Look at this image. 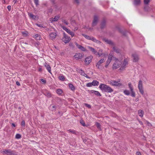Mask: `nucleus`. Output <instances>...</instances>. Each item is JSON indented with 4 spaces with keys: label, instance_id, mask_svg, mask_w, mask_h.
<instances>
[{
    "label": "nucleus",
    "instance_id": "f257e3e1",
    "mask_svg": "<svg viewBox=\"0 0 155 155\" xmlns=\"http://www.w3.org/2000/svg\"><path fill=\"white\" fill-rule=\"evenodd\" d=\"M99 88L102 91L104 92L111 93L113 91V89L111 87L104 84H100Z\"/></svg>",
    "mask_w": 155,
    "mask_h": 155
},
{
    "label": "nucleus",
    "instance_id": "f03ea898",
    "mask_svg": "<svg viewBox=\"0 0 155 155\" xmlns=\"http://www.w3.org/2000/svg\"><path fill=\"white\" fill-rule=\"evenodd\" d=\"M4 154H6L8 155H15V151L12 150H4L1 152Z\"/></svg>",
    "mask_w": 155,
    "mask_h": 155
},
{
    "label": "nucleus",
    "instance_id": "7ed1b4c3",
    "mask_svg": "<svg viewBox=\"0 0 155 155\" xmlns=\"http://www.w3.org/2000/svg\"><path fill=\"white\" fill-rule=\"evenodd\" d=\"M122 64L121 61L118 60L117 59H116V61L114 63L112 67L113 69H116L120 67Z\"/></svg>",
    "mask_w": 155,
    "mask_h": 155
},
{
    "label": "nucleus",
    "instance_id": "20e7f679",
    "mask_svg": "<svg viewBox=\"0 0 155 155\" xmlns=\"http://www.w3.org/2000/svg\"><path fill=\"white\" fill-rule=\"evenodd\" d=\"M71 38L70 37L66 35L64 32L63 33V37L62 38V40L65 43H67L71 40Z\"/></svg>",
    "mask_w": 155,
    "mask_h": 155
},
{
    "label": "nucleus",
    "instance_id": "39448f33",
    "mask_svg": "<svg viewBox=\"0 0 155 155\" xmlns=\"http://www.w3.org/2000/svg\"><path fill=\"white\" fill-rule=\"evenodd\" d=\"M138 89L140 93L142 95L144 94V91L143 90V86L142 81L141 80H140L138 82Z\"/></svg>",
    "mask_w": 155,
    "mask_h": 155
},
{
    "label": "nucleus",
    "instance_id": "423d86ee",
    "mask_svg": "<svg viewBox=\"0 0 155 155\" xmlns=\"http://www.w3.org/2000/svg\"><path fill=\"white\" fill-rule=\"evenodd\" d=\"M128 86L129 87V88L130 89L131 94V95L133 97H135V92L134 91V88L133 85H132V84L131 82H129L128 84Z\"/></svg>",
    "mask_w": 155,
    "mask_h": 155
},
{
    "label": "nucleus",
    "instance_id": "0eeeda50",
    "mask_svg": "<svg viewBox=\"0 0 155 155\" xmlns=\"http://www.w3.org/2000/svg\"><path fill=\"white\" fill-rule=\"evenodd\" d=\"M98 20V16L97 15H94L92 23V25L93 27L97 25Z\"/></svg>",
    "mask_w": 155,
    "mask_h": 155
},
{
    "label": "nucleus",
    "instance_id": "6e6552de",
    "mask_svg": "<svg viewBox=\"0 0 155 155\" xmlns=\"http://www.w3.org/2000/svg\"><path fill=\"white\" fill-rule=\"evenodd\" d=\"M113 57V55L110 54H109L108 59L106 61V64L105 65V67L106 68H107L109 64H110L111 60L112 59V57Z\"/></svg>",
    "mask_w": 155,
    "mask_h": 155
},
{
    "label": "nucleus",
    "instance_id": "1a4fd4ad",
    "mask_svg": "<svg viewBox=\"0 0 155 155\" xmlns=\"http://www.w3.org/2000/svg\"><path fill=\"white\" fill-rule=\"evenodd\" d=\"M62 28L66 31L68 34L70 35L72 37H73L74 35V33L72 31H71L70 29L67 28L66 27L63 26Z\"/></svg>",
    "mask_w": 155,
    "mask_h": 155
},
{
    "label": "nucleus",
    "instance_id": "9d476101",
    "mask_svg": "<svg viewBox=\"0 0 155 155\" xmlns=\"http://www.w3.org/2000/svg\"><path fill=\"white\" fill-rule=\"evenodd\" d=\"M105 60L104 58H102L97 63L96 65V67L99 69H101L100 66L101 64L105 61Z\"/></svg>",
    "mask_w": 155,
    "mask_h": 155
},
{
    "label": "nucleus",
    "instance_id": "9b49d317",
    "mask_svg": "<svg viewBox=\"0 0 155 155\" xmlns=\"http://www.w3.org/2000/svg\"><path fill=\"white\" fill-rule=\"evenodd\" d=\"M109 83L113 86H120L121 85V84L119 83L118 82L115 81L111 80L109 82Z\"/></svg>",
    "mask_w": 155,
    "mask_h": 155
},
{
    "label": "nucleus",
    "instance_id": "f8f14e48",
    "mask_svg": "<svg viewBox=\"0 0 155 155\" xmlns=\"http://www.w3.org/2000/svg\"><path fill=\"white\" fill-rule=\"evenodd\" d=\"M83 57V54L79 53H77L74 56V57L76 60H78L81 58Z\"/></svg>",
    "mask_w": 155,
    "mask_h": 155
},
{
    "label": "nucleus",
    "instance_id": "ddd939ff",
    "mask_svg": "<svg viewBox=\"0 0 155 155\" xmlns=\"http://www.w3.org/2000/svg\"><path fill=\"white\" fill-rule=\"evenodd\" d=\"M128 64V61L127 59H124V62L122 64L121 67L120 68V70H123L127 64Z\"/></svg>",
    "mask_w": 155,
    "mask_h": 155
},
{
    "label": "nucleus",
    "instance_id": "4468645a",
    "mask_svg": "<svg viewBox=\"0 0 155 155\" xmlns=\"http://www.w3.org/2000/svg\"><path fill=\"white\" fill-rule=\"evenodd\" d=\"M75 45H76V47L79 49H80L82 51H85L86 50V49L82 46L79 45L78 44V43L77 42H75Z\"/></svg>",
    "mask_w": 155,
    "mask_h": 155
},
{
    "label": "nucleus",
    "instance_id": "2eb2a0df",
    "mask_svg": "<svg viewBox=\"0 0 155 155\" xmlns=\"http://www.w3.org/2000/svg\"><path fill=\"white\" fill-rule=\"evenodd\" d=\"M92 58L91 57L86 58L85 59L84 62L85 63L87 64H89L91 62Z\"/></svg>",
    "mask_w": 155,
    "mask_h": 155
},
{
    "label": "nucleus",
    "instance_id": "dca6fc26",
    "mask_svg": "<svg viewBox=\"0 0 155 155\" xmlns=\"http://www.w3.org/2000/svg\"><path fill=\"white\" fill-rule=\"evenodd\" d=\"M132 56L133 58L134 62H137L138 61L139 58L138 56L136 54H132Z\"/></svg>",
    "mask_w": 155,
    "mask_h": 155
},
{
    "label": "nucleus",
    "instance_id": "f3484780",
    "mask_svg": "<svg viewBox=\"0 0 155 155\" xmlns=\"http://www.w3.org/2000/svg\"><path fill=\"white\" fill-rule=\"evenodd\" d=\"M57 34L55 33H51L49 34V37L50 38L51 40L54 39L56 36Z\"/></svg>",
    "mask_w": 155,
    "mask_h": 155
},
{
    "label": "nucleus",
    "instance_id": "a211bd4d",
    "mask_svg": "<svg viewBox=\"0 0 155 155\" xmlns=\"http://www.w3.org/2000/svg\"><path fill=\"white\" fill-rule=\"evenodd\" d=\"M88 48L92 52H93L94 54H95V55L97 54V52L95 50V49L94 48L91 47L90 46H88Z\"/></svg>",
    "mask_w": 155,
    "mask_h": 155
},
{
    "label": "nucleus",
    "instance_id": "6ab92c4d",
    "mask_svg": "<svg viewBox=\"0 0 155 155\" xmlns=\"http://www.w3.org/2000/svg\"><path fill=\"white\" fill-rule=\"evenodd\" d=\"M90 40H91L93 41L96 42L97 43L100 44L101 43V41L99 40H97L95 38L93 37H91Z\"/></svg>",
    "mask_w": 155,
    "mask_h": 155
},
{
    "label": "nucleus",
    "instance_id": "aec40b11",
    "mask_svg": "<svg viewBox=\"0 0 155 155\" xmlns=\"http://www.w3.org/2000/svg\"><path fill=\"white\" fill-rule=\"evenodd\" d=\"M99 82L97 80H94L91 83V84L93 86H97L99 84Z\"/></svg>",
    "mask_w": 155,
    "mask_h": 155
},
{
    "label": "nucleus",
    "instance_id": "412c9836",
    "mask_svg": "<svg viewBox=\"0 0 155 155\" xmlns=\"http://www.w3.org/2000/svg\"><path fill=\"white\" fill-rule=\"evenodd\" d=\"M106 25V21L105 20H103L101 22V28H104Z\"/></svg>",
    "mask_w": 155,
    "mask_h": 155
},
{
    "label": "nucleus",
    "instance_id": "4be33fe9",
    "mask_svg": "<svg viewBox=\"0 0 155 155\" xmlns=\"http://www.w3.org/2000/svg\"><path fill=\"white\" fill-rule=\"evenodd\" d=\"M45 66L48 72L51 73V68L50 66L49 65L46 64V65H45Z\"/></svg>",
    "mask_w": 155,
    "mask_h": 155
},
{
    "label": "nucleus",
    "instance_id": "5701e85b",
    "mask_svg": "<svg viewBox=\"0 0 155 155\" xmlns=\"http://www.w3.org/2000/svg\"><path fill=\"white\" fill-rule=\"evenodd\" d=\"M91 92L92 93H94L95 95L97 96H101V95L98 91L94 90H91Z\"/></svg>",
    "mask_w": 155,
    "mask_h": 155
},
{
    "label": "nucleus",
    "instance_id": "b1692460",
    "mask_svg": "<svg viewBox=\"0 0 155 155\" xmlns=\"http://www.w3.org/2000/svg\"><path fill=\"white\" fill-rule=\"evenodd\" d=\"M67 131L69 133H71L75 135H77L78 134V132L74 130H71L70 129L68 130Z\"/></svg>",
    "mask_w": 155,
    "mask_h": 155
},
{
    "label": "nucleus",
    "instance_id": "393cba45",
    "mask_svg": "<svg viewBox=\"0 0 155 155\" xmlns=\"http://www.w3.org/2000/svg\"><path fill=\"white\" fill-rule=\"evenodd\" d=\"M59 18H60V16H59L58 15H57V16H55L54 18H52L51 22H52L53 21H57L59 19Z\"/></svg>",
    "mask_w": 155,
    "mask_h": 155
},
{
    "label": "nucleus",
    "instance_id": "a878e982",
    "mask_svg": "<svg viewBox=\"0 0 155 155\" xmlns=\"http://www.w3.org/2000/svg\"><path fill=\"white\" fill-rule=\"evenodd\" d=\"M104 40L107 43L110 45H113V43L110 40H109L107 39H104Z\"/></svg>",
    "mask_w": 155,
    "mask_h": 155
},
{
    "label": "nucleus",
    "instance_id": "bb28decb",
    "mask_svg": "<svg viewBox=\"0 0 155 155\" xmlns=\"http://www.w3.org/2000/svg\"><path fill=\"white\" fill-rule=\"evenodd\" d=\"M34 37L36 40H41V36L39 34H36L35 35Z\"/></svg>",
    "mask_w": 155,
    "mask_h": 155
},
{
    "label": "nucleus",
    "instance_id": "cd10ccee",
    "mask_svg": "<svg viewBox=\"0 0 155 155\" xmlns=\"http://www.w3.org/2000/svg\"><path fill=\"white\" fill-rule=\"evenodd\" d=\"M138 113L139 116L141 117L143 116V112L141 110H140L138 111Z\"/></svg>",
    "mask_w": 155,
    "mask_h": 155
},
{
    "label": "nucleus",
    "instance_id": "c85d7f7f",
    "mask_svg": "<svg viewBox=\"0 0 155 155\" xmlns=\"http://www.w3.org/2000/svg\"><path fill=\"white\" fill-rule=\"evenodd\" d=\"M113 51H115L117 53H119L120 52V50L115 47H114L113 48Z\"/></svg>",
    "mask_w": 155,
    "mask_h": 155
},
{
    "label": "nucleus",
    "instance_id": "c756f323",
    "mask_svg": "<svg viewBox=\"0 0 155 155\" xmlns=\"http://www.w3.org/2000/svg\"><path fill=\"white\" fill-rule=\"evenodd\" d=\"M28 15L30 18L34 19H35L36 18V16L30 13H28Z\"/></svg>",
    "mask_w": 155,
    "mask_h": 155
},
{
    "label": "nucleus",
    "instance_id": "7c9ffc66",
    "mask_svg": "<svg viewBox=\"0 0 155 155\" xmlns=\"http://www.w3.org/2000/svg\"><path fill=\"white\" fill-rule=\"evenodd\" d=\"M134 4L135 5H139L140 3V0H134Z\"/></svg>",
    "mask_w": 155,
    "mask_h": 155
},
{
    "label": "nucleus",
    "instance_id": "2f4dec72",
    "mask_svg": "<svg viewBox=\"0 0 155 155\" xmlns=\"http://www.w3.org/2000/svg\"><path fill=\"white\" fill-rule=\"evenodd\" d=\"M69 88L72 91H74L75 89V88L73 85L71 84H69Z\"/></svg>",
    "mask_w": 155,
    "mask_h": 155
},
{
    "label": "nucleus",
    "instance_id": "473e14b6",
    "mask_svg": "<svg viewBox=\"0 0 155 155\" xmlns=\"http://www.w3.org/2000/svg\"><path fill=\"white\" fill-rule=\"evenodd\" d=\"M124 93L125 95H129L130 94V91L128 90H125L124 91Z\"/></svg>",
    "mask_w": 155,
    "mask_h": 155
},
{
    "label": "nucleus",
    "instance_id": "72a5a7b5",
    "mask_svg": "<svg viewBox=\"0 0 155 155\" xmlns=\"http://www.w3.org/2000/svg\"><path fill=\"white\" fill-rule=\"evenodd\" d=\"M56 92L58 94H61L62 93V91L61 89H57L56 91Z\"/></svg>",
    "mask_w": 155,
    "mask_h": 155
},
{
    "label": "nucleus",
    "instance_id": "f704fd0d",
    "mask_svg": "<svg viewBox=\"0 0 155 155\" xmlns=\"http://www.w3.org/2000/svg\"><path fill=\"white\" fill-rule=\"evenodd\" d=\"M71 24L74 26H75V25H77L75 21L73 20H71Z\"/></svg>",
    "mask_w": 155,
    "mask_h": 155
},
{
    "label": "nucleus",
    "instance_id": "c9c22d12",
    "mask_svg": "<svg viewBox=\"0 0 155 155\" xmlns=\"http://www.w3.org/2000/svg\"><path fill=\"white\" fill-rule=\"evenodd\" d=\"M82 35L84 37L88 39V40H90V38L91 37H90V36H89L88 35H86L84 34H82Z\"/></svg>",
    "mask_w": 155,
    "mask_h": 155
},
{
    "label": "nucleus",
    "instance_id": "e433bc0d",
    "mask_svg": "<svg viewBox=\"0 0 155 155\" xmlns=\"http://www.w3.org/2000/svg\"><path fill=\"white\" fill-rule=\"evenodd\" d=\"M22 35L25 36H27L28 35V32L27 31H23L22 32Z\"/></svg>",
    "mask_w": 155,
    "mask_h": 155
},
{
    "label": "nucleus",
    "instance_id": "4c0bfd02",
    "mask_svg": "<svg viewBox=\"0 0 155 155\" xmlns=\"http://www.w3.org/2000/svg\"><path fill=\"white\" fill-rule=\"evenodd\" d=\"M21 136L19 134H17L15 136V138L16 139H19L21 138Z\"/></svg>",
    "mask_w": 155,
    "mask_h": 155
},
{
    "label": "nucleus",
    "instance_id": "58836bf2",
    "mask_svg": "<svg viewBox=\"0 0 155 155\" xmlns=\"http://www.w3.org/2000/svg\"><path fill=\"white\" fill-rule=\"evenodd\" d=\"M59 79L61 81H64V76H61L59 77Z\"/></svg>",
    "mask_w": 155,
    "mask_h": 155
},
{
    "label": "nucleus",
    "instance_id": "ea45409f",
    "mask_svg": "<svg viewBox=\"0 0 155 155\" xmlns=\"http://www.w3.org/2000/svg\"><path fill=\"white\" fill-rule=\"evenodd\" d=\"M45 95L48 97H51V94L50 93H49L48 92H46L45 94Z\"/></svg>",
    "mask_w": 155,
    "mask_h": 155
},
{
    "label": "nucleus",
    "instance_id": "a19ab883",
    "mask_svg": "<svg viewBox=\"0 0 155 155\" xmlns=\"http://www.w3.org/2000/svg\"><path fill=\"white\" fill-rule=\"evenodd\" d=\"M50 107L51 108V109L52 110H55L56 106H53L52 107H51V105H50Z\"/></svg>",
    "mask_w": 155,
    "mask_h": 155
},
{
    "label": "nucleus",
    "instance_id": "79ce46f5",
    "mask_svg": "<svg viewBox=\"0 0 155 155\" xmlns=\"http://www.w3.org/2000/svg\"><path fill=\"white\" fill-rule=\"evenodd\" d=\"M96 124L97 127L99 129L101 128V125L98 122H96Z\"/></svg>",
    "mask_w": 155,
    "mask_h": 155
},
{
    "label": "nucleus",
    "instance_id": "37998d69",
    "mask_svg": "<svg viewBox=\"0 0 155 155\" xmlns=\"http://www.w3.org/2000/svg\"><path fill=\"white\" fill-rule=\"evenodd\" d=\"M34 3L36 6L38 5H39L38 2H39V0H34Z\"/></svg>",
    "mask_w": 155,
    "mask_h": 155
},
{
    "label": "nucleus",
    "instance_id": "c03bdc74",
    "mask_svg": "<svg viewBox=\"0 0 155 155\" xmlns=\"http://www.w3.org/2000/svg\"><path fill=\"white\" fill-rule=\"evenodd\" d=\"M78 72L82 75L83 74H84V71H83L82 69H80L79 70V71Z\"/></svg>",
    "mask_w": 155,
    "mask_h": 155
},
{
    "label": "nucleus",
    "instance_id": "a18cd8bd",
    "mask_svg": "<svg viewBox=\"0 0 155 155\" xmlns=\"http://www.w3.org/2000/svg\"><path fill=\"white\" fill-rule=\"evenodd\" d=\"M145 123L148 126H152L151 124L147 121H146Z\"/></svg>",
    "mask_w": 155,
    "mask_h": 155
},
{
    "label": "nucleus",
    "instance_id": "49530a36",
    "mask_svg": "<svg viewBox=\"0 0 155 155\" xmlns=\"http://www.w3.org/2000/svg\"><path fill=\"white\" fill-rule=\"evenodd\" d=\"M86 86L87 87H91L92 86L91 83H89L86 84Z\"/></svg>",
    "mask_w": 155,
    "mask_h": 155
},
{
    "label": "nucleus",
    "instance_id": "de8ad7c7",
    "mask_svg": "<svg viewBox=\"0 0 155 155\" xmlns=\"http://www.w3.org/2000/svg\"><path fill=\"white\" fill-rule=\"evenodd\" d=\"M84 105H85V106L87 107H88V108H91V106L90 105H89L88 104H86V103L84 104Z\"/></svg>",
    "mask_w": 155,
    "mask_h": 155
},
{
    "label": "nucleus",
    "instance_id": "09e8293b",
    "mask_svg": "<svg viewBox=\"0 0 155 155\" xmlns=\"http://www.w3.org/2000/svg\"><path fill=\"white\" fill-rule=\"evenodd\" d=\"M150 2V0H144V2L145 4H147Z\"/></svg>",
    "mask_w": 155,
    "mask_h": 155
},
{
    "label": "nucleus",
    "instance_id": "8fccbe9b",
    "mask_svg": "<svg viewBox=\"0 0 155 155\" xmlns=\"http://www.w3.org/2000/svg\"><path fill=\"white\" fill-rule=\"evenodd\" d=\"M21 125L22 126L25 127V123L24 120H22L21 122Z\"/></svg>",
    "mask_w": 155,
    "mask_h": 155
},
{
    "label": "nucleus",
    "instance_id": "3c124183",
    "mask_svg": "<svg viewBox=\"0 0 155 155\" xmlns=\"http://www.w3.org/2000/svg\"><path fill=\"white\" fill-rule=\"evenodd\" d=\"M80 123L82 125V126H85V123L83 120H81Z\"/></svg>",
    "mask_w": 155,
    "mask_h": 155
},
{
    "label": "nucleus",
    "instance_id": "603ef678",
    "mask_svg": "<svg viewBox=\"0 0 155 155\" xmlns=\"http://www.w3.org/2000/svg\"><path fill=\"white\" fill-rule=\"evenodd\" d=\"M97 53L96 55H98L99 57H101L103 54L102 53H99V52H97Z\"/></svg>",
    "mask_w": 155,
    "mask_h": 155
},
{
    "label": "nucleus",
    "instance_id": "864d4df0",
    "mask_svg": "<svg viewBox=\"0 0 155 155\" xmlns=\"http://www.w3.org/2000/svg\"><path fill=\"white\" fill-rule=\"evenodd\" d=\"M64 23V24H65L66 25H68V22L66 20H64L62 21Z\"/></svg>",
    "mask_w": 155,
    "mask_h": 155
},
{
    "label": "nucleus",
    "instance_id": "5fc2aeb1",
    "mask_svg": "<svg viewBox=\"0 0 155 155\" xmlns=\"http://www.w3.org/2000/svg\"><path fill=\"white\" fill-rule=\"evenodd\" d=\"M82 75L83 76L86 77V78H89V77L86 74H85V73H84Z\"/></svg>",
    "mask_w": 155,
    "mask_h": 155
},
{
    "label": "nucleus",
    "instance_id": "6e6d98bb",
    "mask_svg": "<svg viewBox=\"0 0 155 155\" xmlns=\"http://www.w3.org/2000/svg\"><path fill=\"white\" fill-rule=\"evenodd\" d=\"M11 7L10 5H8L7 7V8L9 11H10L11 10Z\"/></svg>",
    "mask_w": 155,
    "mask_h": 155
},
{
    "label": "nucleus",
    "instance_id": "4d7b16f0",
    "mask_svg": "<svg viewBox=\"0 0 155 155\" xmlns=\"http://www.w3.org/2000/svg\"><path fill=\"white\" fill-rule=\"evenodd\" d=\"M74 31H76L78 29V28L77 27V25H75V26H74Z\"/></svg>",
    "mask_w": 155,
    "mask_h": 155
},
{
    "label": "nucleus",
    "instance_id": "13d9d810",
    "mask_svg": "<svg viewBox=\"0 0 155 155\" xmlns=\"http://www.w3.org/2000/svg\"><path fill=\"white\" fill-rule=\"evenodd\" d=\"M41 82H43L44 83H46V81H45V80H44V79H41Z\"/></svg>",
    "mask_w": 155,
    "mask_h": 155
},
{
    "label": "nucleus",
    "instance_id": "bf43d9fd",
    "mask_svg": "<svg viewBox=\"0 0 155 155\" xmlns=\"http://www.w3.org/2000/svg\"><path fill=\"white\" fill-rule=\"evenodd\" d=\"M16 84L17 85H18V86H19L20 85V84L19 82L18 81H17L16 82Z\"/></svg>",
    "mask_w": 155,
    "mask_h": 155
},
{
    "label": "nucleus",
    "instance_id": "052dcab7",
    "mask_svg": "<svg viewBox=\"0 0 155 155\" xmlns=\"http://www.w3.org/2000/svg\"><path fill=\"white\" fill-rule=\"evenodd\" d=\"M37 25L40 27H43V26L41 24H37Z\"/></svg>",
    "mask_w": 155,
    "mask_h": 155
},
{
    "label": "nucleus",
    "instance_id": "680f3d73",
    "mask_svg": "<svg viewBox=\"0 0 155 155\" xmlns=\"http://www.w3.org/2000/svg\"><path fill=\"white\" fill-rule=\"evenodd\" d=\"M137 155H141V154L140 152H137Z\"/></svg>",
    "mask_w": 155,
    "mask_h": 155
},
{
    "label": "nucleus",
    "instance_id": "e2e57ef3",
    "mask_svg": "<svg viewBox=\"0 0 155 155\" xmlns=\"http://www.w3.org/2000/svg\"><path fill=\"white\" fill-rule=\"evenodd\" d=\"M102 50L101 49H100L99 51L98 52H99V53H102Z\"/></svg>",
    "mask_w": 155,
    "mask_h": 155
},
{
    "label": "nucleus",
    "instance_id": "0e129e2a",
    "mask_svg": "<svg viewBox=\"0 0 155 155\" xmlns=\"http://www.w3.org/2000/svg\"><path fill=\"white\" fill-rule=\"evenodd\" d=\"M75 1L77 4H78L79 3L78 0H75Z\"/></svg>",
    "mask_w": 155,
    "mask_h": 155
},
{
    "label": "nucleus",
    "instance_id": "69168bd1",
    "mask_svg": "<svg viewBox=\"0 0 155 155\" xmlns=\"http://www.w3.org/2000/svg\"><path fill=\"white\" fill-rule=\"evenodd\" d=\"M12 126H13V127H15V124H14V123L12 124Z\"/></svg>",
    "mask_w": 155,
    "mask_h": 155
},
{
    "label": "nucleus",
    "instance_id": "338daca9",
    "mask_svg": "<svg viewBox=\"0 0 155 155\" xmlns=\"http://www.w3.org/2000/svg\"><path fill=\"white\" fill-rule=\"evenodd\" d=\"M38 71H42V69L41 68H39L38 69Z\"/></svg>",
    "mask_w": 155,
    "mask_h": 155
},
{
    "label": "nucleus",
    "instance_id": "774afa93",
    "mask_svg": "<svg viewBox=\"0 0 155 155\" xmlns=\"http://www.w3.org/2000/svg\"><path fill=\"white\" fill-rule=\"evenodd\" d=\"M17 0H14V2H15V3H16L17 2Z\"/></svg>",
    "mask_w": 155,
    "mask_h": 155
}]
</instances>
